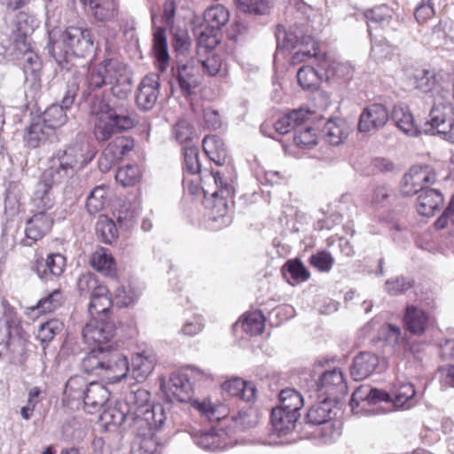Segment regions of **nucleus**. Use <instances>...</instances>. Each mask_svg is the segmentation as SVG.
<instances>
[{
	"mask_svg": "<svg viewBox=\"0 0 454 454\" xmlns=\"http://www.w3.org/2000/svg\"><path fill=\"white\" fill-rule=\"evenodd\" d=\"M132 79L127 66L115 58H106L89 67L81 99L83 102L106 101L104 88L110 86L111 93L119 99L131 92Z\"/></svg>",
	"mask_w": 454,
	"mask_h": 454,
	"instance_id": "nucleus-1",
	"label": "nucleus"
},
{
	"mask_svg": "<svg viewBox=\"0 0 454 454\" xmlns=\"http://www.w3.org/2000/svg\"><path fill=\"white\" fill-rule=\"evenodd\" d=\"M93 45V34L87 27L68 26L49 31L48 51L61 67H66L70 56L84 58L92 51Z\"/></svg>",
	"mask_w": 454,
	"mask_h": 454,
	"instance_id": "nucleus-2",
	"label": "nucleus"
},
{
	"mask_svg": "<svg viewBox=\"0 0 454 454\" xmlns=\"http://www.w3.org/2000/svg\"><path fill=\"white\" fill-rule=\"evenodd\" d=\"M95 153L82 144H74L59 150L49 160L43 174L46 181L60 185L67 184L94 159Z\"/></svg>",
	"mask_w": 454,
	"mask_h": 454,
	"instance_id": "nucleus-3",
	"label": "nucleus"
},
{
	"mask_svg": "<svg viewBox=\"0 0 454 454\" xmlns=\"http://www.w3.org/2000/svg\"><path fill=\"white\" fill-rule=\"evenodd\" d=\"M84 103L90 114L95 115L93 135L98 142H106L136 124L134 114L124 106L111 107L106 101Z\"/></svg>",
	"mask_w": 454,
	"mask_h": 454,
	"instance_id": "nucleus-4",
	"label": "nucleus"
},
{
	"mask_svg": "<svg viewBox=\"0 0 454 454\" xmlns=\"http://www.w3.org/2000/svg\"><path fill=\"white\" fill-rule=\"evenodd\" d=\"M202 146L205 154L211 161L217 166H226L223 170H211L212 177L217 186V190L212 193V196L223 200L232 197L236 176L232 166H229L230 156L223 139L216 135L206 136Z\"/></svg>",
	"mask_w": 454,
	"mask_h": 454,
	"instance_id": "nucleus-5",
	"label": "nucleus"
},
{
	"mask_svg": "<svg viewBox=\"0 0 454 454\" xmlns=\"http://www.w3.org/2000/svg\"><path fill=\"white\" fill-rule=\"evenodd\" d=\"M151 393L144 388L130 391L123 401L125 408L136 421L143 434L151 429H160L167 419L166 408L161 403H150Z\"/></svg>",
	"mask_w": 454,
	"mask_h": 454,
	"instance_id": "nucleus-6",
	"label": "nucleus"
},
{
	"mask_svg": "<svg viewBox=\"0 0 454 454\" xmlns=\"http://www.w3.org/2000/svg\"><path fill=\"white\" fill-rule=\"evenodd\" d=\"M277 49L295 51L291 63L297 65L312 58H318V43L311 36L305 35L300 27L286 31L283 26H278L276 31Z\"/></svg>",
	"mask_w": 454,
	"mask_h": 454,
	"instance_id": "nucleus-7",
	"label": "nucleus"
},
{
	"mask_svg": "<svg viewBox=\"0 0 454 454\" xmlns=\"http://www.w3.org/2000/svg\"><path fill=\"white\" fill-rule=\"evenodd\" d=\"M79 87L76 82L68 83L61 104H52L37 118L53 133L63 127L68 121L67 112L71 109L76 98Z\"/></svg>",
	"mask_w": 454,
	"mask_h": 454,
	"instance_id": "nucleus-8",
	"label": "nucleus"
},
{
	"mask_svg": "<svg viewBox=\"0 0 454 454\" xmlns=\"http://www.w3.org/2000/svg\"><path fill=\"white\" fill-rule=\"evenodd\" d=\"M453 110L450 103L442 107H439L438 104L433 106L429 114L430 120L425 123L423 132L442 135L444 139L454 143Z\"/></svg>",
	"mask_w": 454,
	"mask_h": 454,
	"instance_id": "nucleus-9",
	"label": "nucleus"
},
{
	"mask_svg": "<svg viewBox=\"0 0 454 454\" xmlns=\"http://www.w3.org/2000/svg\"><path fill=\"white\" fill-rule=\"evenodd\" d=\"M436 182V174L428 165H415L403 176L401 192L403 196H413L427 190L428 184Z\"/></svg>",
	"mask_w": 454,
	"mask_h": 454,
	"instance_id": "nucleus-10",
	"label": "nucleus"
},
{
	"mask_svg": "<svg viewBox=\"0 0 454 454\" xmlns=\"http://www.w3.org/2000/svg\"><path fill=\"white\" fill-rule=\"evenodd\" d=\"M412 79L416 90L425 94H430L434 98L433 106L438 104L439 107H442V106L450 104V91L440 84L437 74L434 71L419 70Z\"/></svg>",
	"mask_w": 454,
	"mask_h": 454,
	"instance_id": "nucleus-11",
	"label": "nucleus"
},
{
	"mask_svg": "<svg viewBox=\"0 0 454 454\" xmlns=\"http://www.w3.org/2000/svg\"><path fill=\"white\" fill-rule=\"evenodd\" d=\"M115 325L113 321L106 318H93L85 325L82 335L85 343L97 347H106L114 336Z\"/></svg>",
	"mask_w": 454,
	"mask_h": 454,
	"instance_id": "nucleus-12",
	"label": "nucleus"
},
{
	"mask_svg": "<svg viewBox=\"0 0 454 454\" xmlns=\"http://www.w3.org/2000/svg\"><path fill=\"white\" fill-rule=\"evenodd\" d=\"M319 397L337 400L348 393L343 372L339 368L325 371L316 382Z\"/></svg>",
	"mask_w": 454,
	"mask_h": 454,
	"instance_id": "nucleus-13",
	"label": "nucleus"
},
{
	"mask_svg": "<svg viewBox=\"0 0 454 454\" xmlns=\"http://www.w3.org/2000/svg\"><path fill=\"white\" fill-rule=\"evenodd\" d=\"M172 76L184 97L192 95L193 90L200 85L198 68L192 58L177 59L172 67Z\"/></svg>",
	"mask_w": 454,
	"mask_h": 454,
	"instance_id": "nucleus-14",
	"label": "nucleus"
},
{
	"mask_svg": "<svg viewBox=\"0 0 454 454\" xmlns=\"http://www.w3.org/2000/svg\"><path fill=\"white\" fill-rule=\"evenodd\" d=\"M367 20L368 32L371 35L373 28H381L386 32H395L402 26L397 13L387 4H380L364 12Z\"/></svg>",
	"mask_w": 454,
	"mask_h": 454,
	"instance_id": "nucleus-15",
	"label": "nucleus"
},
{
	"mask_svg": "<svg viewBox=\"0 0 454 454\" xmlns=\"http://www.w3.org/2000/svg\"><path fill=\"white\" fill-rule=\"evenodd\" d=\"M160 387L169 403H185L191 399L192 387L185 373H172L168 382L161 380Z\"/></svg>",
	"mask_w": 454,
	"mask_h": 454,
	"instance_id": "nucleus-16",
	"label": "nucleus"
},
{
	"mask_svg": "<svg viewBox=\"0 0 454 454\" xmlns=\"http://www.w3.org/2000/svg\"><path fill=\"white\" fill-rule=\"evenodd\" d=\"M160 78L157 74L145 75L139 83L136 102L142 111H150L155 106L160 94Z\"/></svg>",
	"mask_w": 454,
	"mask_h": 454,
	"instance_id": "nucleus-17",
	"label": "nucleus"
},
{
	"mask_svg": "<svg viewBox=\"0 0 454 454\" xmlns=\"http://www.w3.org/2000/svg\"><path fill=\"white\" fill-rule=\"evenodd\" d=\"M124 403L119 402L114 407L103 411L101 419L107 425L122 427L124 429H130L135 434H142L138 428L139 421L132 417L128 408H124Z\"/></svg>",
	"mask_w": 454,
	"mask_h": 454,
	"instance_id": "nucleus-18",
	"label": "nucleus"
},
{
	"mask_svg": "<svg viewBox=\"0 0 454 454\" xmlns=\"http://www.w3.org/2000/svg\"><path fill=\"white\" fill-rule=\"evenodd\" d=\"M134 148V140L129 137H119L112 141L98 160L99 168L106 171L110 166L122 159Z\"/></svg>",
	"mask_w": 454,
	"mask_h": 454,
	"instance_id": "nucleus-19",
	"label": "nucleus"
},
{
	"mask_svg": "<svg viewBox=\"0 0 454 454\" xmlns=\"http://www.w3.org/2000/svg\"><path fill=\"white\" fill-rule=\"evenodd\" d=\"M53 219L45 212L39 211L26 223L25 246L31 247L35 242L43 239L51 229Z\"/></svg>",
	"mask_w": 454,
	"mask_h": 454,
	"instance_id": "nucleus-20",
	"label": "nucleus"
},
{
	"mask_svg": "<svg viewBox=\"0 0 454 454\" xmlns=\"http://www.w3.org/2000/svg\"><path fill=\"white\" fill-rule=\"evenodd\" d=\"M389 119L388 111L381 104H372L365 107L360 114L358 129L368 132L382 128Z\"/></svg>",
	"mask_w": 454,
	"mask_h": 454,
	"instance_id": "nucleus-21",
	"label": "nucleus"
},
{
	"mask_svg": "<svg viewBox=\"0 0 454 454\" xmlns=\"http://www.w3.org/2000/svg\"><path fill=\"white\" fill-rule=\"evenodd\" d=\"M109 348H112V345L91 348L82 357L81 369L88 374L105 375L106 366H108L106 359Z\"/></svg>",
	"mask_w": 454,
	"mask_h": 454,
	"instance_id": "nucleus-22",
	"label": "nucleus"
},
{
	"mask_svg": "<svg viewBox=\"0 0 454 454\" xmlns=\"http://www.w3.org/2000/svg\"><path fill=\"white\" fill-rule=\"evenodd\" d=\"M86 390L82 406L91 414L99 411L109 400V390L106 386L96 381L89 383Z\"/></svg>",
	"mask_w": 454,
	"mask_h": 454,
	"instance_id": "nucleus-23",
	"label": "nucleus"
},
{
	"mask_svg": "<svg viewBox=\"0 0 454 454\" xmlns=\"http://www.w3.org/2000/svg\"><path fill=\"white\" fill-rule=\"evenodd\" d=\"M88 384L86 379L82 376L74 375L70 377L65 385L63 402L71 409L82 407Z\"/></svg>",
	"mask_w": 454,
	"mask_h": 454,
	"instance_id": "nucleus-24",
	"label": "nucleus"
},
{
	"mask_svg": "<svg viewBox=\"0 0 454 454\" xmlns=\"http://www.w3.org/2000/svg\"><path fill=\"white\" fill-rule=\"evenodd\" d=\"M379 365V357L371 352H360L353 359L350 375L356 381L363 380L373 373Z\"/></svg>",
	"mask_w": 454,
	"mask_h": 454,
	"instance_id": "nucleus-25",
	"label": "nucleus"
},
{
	"mask_svg": "<svg viewBox=\"0 0 454 454\" xmlns=\"http://www.w3.org/2000/svg\"><path fill=\"white\" fill-rule=\"evenodd\" d=\"M66 267V257L62 254H49L47 259H38L35 261L33 270L36 272L37 276L44 280H49L50 276H60Z\"/></svg>",
	"mask_w": 454,
	"mask_h": 454,
	"instance_id": "nucleus-26",
	"label": "nucleus"
},
{
	"mask_svg": "<svg viewBox=\"0 0 454 454\" xmlns=\"http://www.w3.org/2000/svg\"><path fill=\"white\" fill-rule=\"evenodd\" d=\"M443 201V195L439 190L427 188L419 194L416 208L419 215L429 217L440 210Z\"/></svg>",
	"mask_w": 454,
	"mask_h": 454,
	"instance_id": "nucleus-27",
	"label": "nucleus"
},
{
	"mask_svg": "<svg viewBox=\"0 0 454 454\" xmlns=\"http://www.w3.org/2000/svg\"><path fill=\"white\" fill-rule=\"evenodd\" d=\"M300 413L286 411L276 407L271 410L270 421L274 431L278 436H285L291 433L300 418Z\"/></svg>",
	"mask_w": 454,
	"mask_h": 454,
	"instance_id": "nucleus-28",
	"label": "nucleus"
},
{
	"mask_svg": "<svg viewBox=\"0 0 454 454\" xmlns=\"http://www.w3.org/2000/svg\"><path fill=\"white\" fill-rule=\"evenodd\" d=\"M58 185L55 182L46 181L44 175L42 174L32 197V201L39 211L45 212L54 206L55 196L53 188Z\"/></svg>",
	"mask_w": 454,
	"mask_h": 454,
	"instance_id": "nucleus-29",
	"label": "nucleus"
},
{
	"mask_svg": "<svg viewBox=\"0 0 454 454\" xmlns=\"http://www.w3.org/2000/svg\"><path fill=\"white\" fill-rule=\"evenodd\" d=\"M388 398H390L389 394L384 390L362 386L357 387L352 394L350 406L355 411L360 405H362V408H364L366 405L376 404Z\"/></svg>",
	"mask_w": 454,
	"mask_h": 454,
	"instance_id": "nucleus-30",
	"label": "nucleus"
},
{
	"mask_svg": "<svg viewBox=\"0 0 454 454\" xmlns=\"http://www.w3.org/2000/svg\"><path fill=\"white\" fill-rule=\"evenodd\" d=\"M388 394L390 398L385 402L392 403L395 408L410 409L416 403V391L411 383H397L393 387L391 393Z\"/></svg>",
	"mask_w": 454,
	"mask_h": 454,
	"instance_id": "nucleus-31",
	"label": "nucleus"
},
{
	"mask_svg": "<svg viewBox=\"0 0 454 454\" xmlns=\"http://www.w3.org/2000/svg\"><path fill=\"white\" fill-rule=\"evenodd\" d=\"M428 322L429 316L425 310L413 305L406 307L404 324L409 332L421 335L426 332Z\"/></svg>",
	"mask_w": 454,
	"mask_h": 454,
	"instance_id": "nucleus-32",
	"label": "nucleus"
},
{
	"mask_svg": "<svg viewBox=\"0 0 454 454\" xmlns=\"http://www.w3.org/2000/svg\"><path fill=\"white\" fill-rule=\"evenodd\" d=\"M153 51L157 62L158 69L163 73L169 63V54L167 43L166 30L164 27H156L153 32Z\"/></svg>",
	"mask_w": 454,
	"mask_h": 454,
	"instance_id": "nucleus-33",
	"label": "nucleus"
},
{
	"mask_svg": "<svg viewBox=\"0 0 454 454\" xmlns=\"http://www.w3.org/2000/svg\"><path fill=\"white\" fill-rule=\"evenodd\" d=\"M107 294L108 289L106 286L99 287L98 293L90 297L88 311L91 317L110 319L108 314L114 301L108 297Z\"/></svg>",
	"mask_w": 454,
	"mask_h": 454,
	"instance_id": "nucleus-34",
	"label": "nucleus"
},
{
	"mask_svg": "<svg viewBox=\"0 0 454 454\" xmlns=\"http://www.w3.org/2000/svg\"><path fill=\"white\" fill-rule=\"evenodd\" d=\"M392 120L396 127L407 135L417 136L421 132L416 126L414 118L407 106L395 105L392 111Z\"/></svg>",
	"mask_w": 454,
	"mask_h": 454,
	"instance_id": "nucleus-35",
	"label": "nucleus"
},
{
	"mask_svg": "<svg viewBox=\"0 0 454 454\" xmlns=\"http://www.w3.org/2000/svg\"><path fill=\"white\" fill-rule=\"evenodd\" d=\"M53 134L39 118H35L27 128L24 140L28 147L36 148L44 144Z\"/></svg>",
	"mask_w": 454,
	"mask_h": 454,
	"instance_id": "nucleus-36",
	"label": "nucleus"
},
{
	"mask_svg": "<svg viewBox=\"0 0 454 454\" xmlns=\"http://www.w3.org/2000/svg\"><path fill=\"white\" fill-rule=\"evenodd\" d=\"M91 14L98 22H112L118 15V5L114 0H94L87 3Z\"/></svg>",
	"mask_w": 454,
	"mask_h": 454,
	"instance_id": "nucleus-37",
	"label": "nucleus"
},
{
	"mask_svg": "<svg viewBox=\"0 0 454 454\" xmlns=\"http://www.w3.org/2000/svg\"><path fill=\"white\" fill-rule=\"evenodd\" d=\"M23 59V71L26 76V83L34 90H37L41 87L39 74L41 63L39 58L33 51H27L24 53Z\"/></svg>",
	"mask_w": 454,
	"mask_h": 454,
	"instance_id": "nucleus-38",
	"label": "nucleus"
},
{
	"mask_svg": "<svg viewBox=\"0 0 454 454\" xmlns=\"http://www.w3.org/2000/svg\"><path fill=\"white\" fill-rule=\"evenodd\" d=\"M106 362L109 366H106V373L108 372H113V378H124L130 372L127 356L113 347L109 348Z\"/></svg>",
	"mask_w": 454,
	"mask_h": 454,
	"instance_id": "nucleus-39",
	"label": "nucleus"
},
{
	"mask_svg": "<svg viewBox=\"0 0 454 454\" xmlns=\"http://www.w3.org/2000/svg\"><path fill=\"white\" fill-rule=\"evenodd\" d=\"M282 274L291 285L304 282L310 277L309 270L301 260H288L282 267Z\"/></svg>",
	"mask_w": 454,
	"mask_h": 454,
	"instance_id": "nucleus-40",
	"label": "nucleus"
},
{
	"mask_svg": "<svg viewBox=\"0 0 454 454\" xmlns=\"http://www.w3.org/2000/svg\"><path fill=\"white\" fill-rule=\"evenodd\" d=\"M198 61L200 63L204 73L209 76L219 75L224 77L228 74L225 61L222 56L216 53L210 51L206 59H203L202 55L199 56Z\"/></svg>",
	"mask_w": 454,
	"mask_h": 454,
	"instance_id": "nucleus-41",
	"label": "nucleus"
},
{
	"mask_svg": "<svg viewBox=\"0 0 454 454\" xmlns=\"http://www.w3.org/2000/svg\"><path fill=\"white\" fill-rule=\"evenodd\" d=\"M193 441L200 448L208 451H218L226 447L224 439L214 429L197 434Z\"/></svg>",
	"mask_w": 454,
	"mask_h": 454,
	"instance_id": "nucleus-42",
	"label": "nucleus"
},
{
	"mask_svg": "<svg viewBox=\"0 0 454 454\" xmlns=\"http://www.w3.org/2000/svg\"><path fill=\"white\" fill-rule=\"evenodd\" d=\"M325 142L332 145H340L347 134L344 130V121L340 119H329L322 129Z\"/></svg>",
	"mask_w": 454,
	"mask_h": 454,
	"instance_id": "nucleus-43",
	"label": "nucleus"
},
{
	"mask_svg": "<svg viewBox=\"0 0 454 454\" xmlns=\"http://www.w3.org/2000/svg\"><path fill=\"white\" fill-rule=\"evenodd\" d=\"M324 398L323 401L312 405L306 414V423L309 426H320L331 419L332 407Z\"/></svg>",
	"mask_w": 454,
	"mask_h": 454,
	"instance_id": "nucleus-44",
	"label": "nucleus"
},
{
	"mask_svg": "<svg viewBox=\"0 0 454 454\" xmlns=\"http://www.w3.org/2000/svg\"><path fill=\"white\" fill-rule=\"evenodd\" d=\"M229 19L228 10L220 4L207 8L204 13L205 22L212 32L225 26Z\"/></svg>",
	"mask_w": 454,
	"mask_h": 454,
	"instance_id": "nucleus-45",
	"label": "nucleus"
},
{
	"mask_svg": "<svg viewBox=\"0 0 454 454\" xmlns=\"http://www.w3.org/2000/svg\"><path fill=\"white\" fill-rule=\"evenodd\" d=\"M153 360L144 354H136L132 357L130 372L137 381L145 380L153 372Z\"/></svg>",
	"mask_w": 454,
	"mask_h": 454,
	"instance_id": "nucleus-46",
	"label": "nucleus"
},
{
	"mask_svg": "<svg viewBox=\"0 0 454 454\" xmlns=\"http://www.w3.org/2000/svg\"><path fill=\"white\" fill-rule=\"evenodd\" d=\"M278 397L279 405L278 407L283 410H288L300 413V410L303 407V397L301 393L294 388L287 387L282 389L278 395Z\"/></svg>",
	"mask_w": 454,
	"mask_h": 454,
	"instance_id": "nucleus-47",
	"label": "nucleus"
},
{
	"mask_svg": "<svg viewBox=\"0 0 454 454\" xmlns=\"http://www.w3.org/2000/svg\"><path fill=\"white\" fill-rule=\"evenodd\" d=\"M138 213L139 208L137 205L123 202L114 215L121 228L129 229L135 223Z\"/></svg>",
	"mask_w": 454,
	"mask_h": 454,
	"instance_id": "nucleus-48",
	"label": "nucleus"
},
{
	"mask_svg": "<svg viewBox=\"0 0 454 454\" xmlns=\"http://www.w3.org/2000/svg\"><path fill=\"white\" fill-rule=\"evenodd\" d=\"M90 263L96 270L105 275H111L114 271V259L107 253L106 249L100 248L96 250L92 254Z\"/></svg>",
	"mask_w": 454,
	"mask_h": 454,
	"instance_id": "nucleus-49",
	"label": "nucleus"
},
{
	"mask_svg": "<svg viewBox=\"0 0 454 454\" xmlns=\"http://www.w3.org/2000/svg\"><path fill=\"white\" fill-rule=\"evenodd\" d=\"M96 233L102 242L112 244L118 237L114 222L106 216H100L96 224Z\"/></svg>",
	"mask_w": 454,
	"mask_h": 454,
	"instance_id": "nucleus-50",
	"label": "nucleus"
},
{
	"mask_svg": "<svg viewBox=\"0 0 454 454\" xmlns=\"http://www.w3.org/2000/svg\"><path fill=\"white\" fill-rule=\"evenodd\" d=\"M21 327L16 318L0 319V345L9 346L12 338L20 336Z\"/></svg>",
	"mask_w": 454,
	"mask_h": 454,
	"instance_id": "nucleus-51",
	"label": "nucleus"
},
{
	"mask_svg": "<svg viewBox=\"0 0 454 454\" xmlns=\"http://www.w3.org/2000/svg\"><path fill=\"white\" fill-rule=\"evenodd\" d=\"M106 193V187L102 185L95 187L90 192L86 200V208L90 215H95L105 207Z\"/></svg>",
	"mask_w": 454,
	"mask_h": 454,
	"instance_id": "nucleus-52",
	"label": "nucleus"
},
{
	"mask_svg": "<svg viewBox=\"0 0 454 454\" xmlns=\"http://www.w3.org/2000/svg\"><path fill=\"white\" fill-rule=\"evenodd\" d=\"M64 302V296L60 289H55L46 296L40 299L35 309L42 313H50L59 309Z\"/></svg>",
	"mask_w": 454,
	"mask_h": 454,
	"instance_id": "nucleus-53",
	"label": "nucleus"
},
{
	"mask_svg": "<svg viewBox=\"0 0 454 454\" xmlns=\"http://www.w3.org/2000/svg\"><path fill=\"white\" fill-rule=\"evenodd\" d=\"M64 328V324L57 319L52 318L43 324H41L38 333L37 338L42 343H48L51 341L54 337L62 332Z\"/></svg>",
	"mask_w": 454,
	"mask_h": 454,
	"instance_id": "nucleus-54",
	"label": "nucleus"
},
{
	"mask_svg": "<svg viewBox=\"0 0 454 454\" xmlns=\"http://www.w3.org/2000/svg\"><path fill=\"white\" fill-rule=\"evenodd\" d=\"M99 287H106L92 273L82 274L77 280V289L82 296L92 297L98 293Z\"/></svg>",
	"mask_w": 454,
	"mask_h": 454,
	"instance_id": "nucleus-55",
	"label": "nucleus"
},
{
	"mask_svg": "<svg viewBox=\"0 0 454 454\" xmlns=\"http://www.w3.org/2000/svg\"><path fill=\"white\" fill-rule=\"evenodd\" d=\"M153 430L151 429L145 434H137L141 439L133 444L130 454H154L156 452L158 444L153 438Z\"/></svg>",
	"mask_w": 454,
	"mask_h": 454,
	"instance_id": "nucleus-56",
	"label": "nucleus"
},
{
	"mask_svg": "<svg viewBox=\"0 0 454 454\" xmlns=\"http://www.w3.org/2000/svg\"><path fill=\"white\" fill-rule=\"evenodd\" d=\"M264 316L261 311H254L246 316L242 322V328L250 335H259L264 330Z\"/></svg>",
	"mask_w": 454,
	"mask_h": 454,
	"instance_id": "nucleus-57",
	"label": "nucleus"
},
{
	"mask_svg": "<svg viewBox=\"0 0 454 454\" xmlns=\"http://www.w3.org/2000/svg\"><path fill=\"white\" fill-rule=\"evenodd\" d=\"M139 296V293L130 285L121 286L116 288L113 301L118 307H128L133 304Z\"/></svg>",
	"mask_w": 454,
	"mask_h": 454,
	"instance_id": "nucleus-58",
	"label": "nucleus"
},
{
	"mask_svg": "<svg viewBox=\"0 0 454 454\" xmlns=\"http://www.w3.org/2000/svg\"><path fill=\"white\" fill-rule=\"evenodd\" d=\"M304 129L301 128L296 130L294 141L297 146L302 149H309L317 145V137L315 129L308 125L304 124Z\"/></svg>",
	"mask_w": 454,
	"mask_h": 454,
	"instance_id": "nucleus-59",
	"label": "nucleus"
},
{
	"mask_svg": "<svg viewBox=\"0 0 454 454\" xmlns=\"http://www.w3.org/2000/svg\"><path fill=\"white\" fill-rule=\"evenodd\" d=\"M184 168L191 174H196L200 171V163L199 161V149L194 145H184Z\"/></svg>",
	"mask_w": 454,
	"mask_h": 454,
	"instance_id": "nucleus-60",
	"label": "nucleus"
},
{
	"mask_svg": "<svg viewBox=\"0 0 454 454\" xmlns=\"http://www.w3.org/2000/svg\"><path fill=\"white\" fill-rule=\"evenodd\" d=\"M139 178L138 168L132 165L119 168L115 174L116 181L124 187L134 185Z\"/></svg>",
	"mask_w": 454,
	"mask_h": 454,
	"instance_id": "nucleus-61",
	"label": "nucleus"
},
{
	"mask_svg": "<svg viewBox=\"0 0 454 454\" xmlns=\"http://www.w3.org/2000/svg\"><path fill=\"white\" fill-rule=\"evenodd\" d=\"M309 262L317 270L328 272L333 268L334 258L329 252L322 250L311 254Z\"/></svg>",
	"mask_w": 454,
	"mask_h": 454,
	"instance_id": "nucleus-62",
	"label": "nucleus"
},
{
	"mask_svg": "<svg viewBox=\"0 0 454 454\" xmlns=\"http://www.w3.org/2000/svg\"><path fill=\"white\" fill-rule=\"evenodd\" d=\"M413 280L406 277H396L386 281V291L391 295H400L413 286Z\"/></svg>",
	"mask_w": 454,
	"mask_h": 454,
	"instance_id": "nucleus-63",
	"label": "nucleus"
},
{
	"mask_svg": "<svg viewBox=\"0 0 454 454\" xmlns=\"http://www.w3.org/2000/svg\"><path fill=\"white\" fill-rule=\"evenodd\" d=\"M193 134V127L186 120L178 121L174 126V135L180 144L184 145H193L192 137Z\"/></svg>",
	"mask_w": 454,
	"mask_h": 454,
	"instance_id": "nucleus-64",
	"label": "nucleus"
}]
</instances>
